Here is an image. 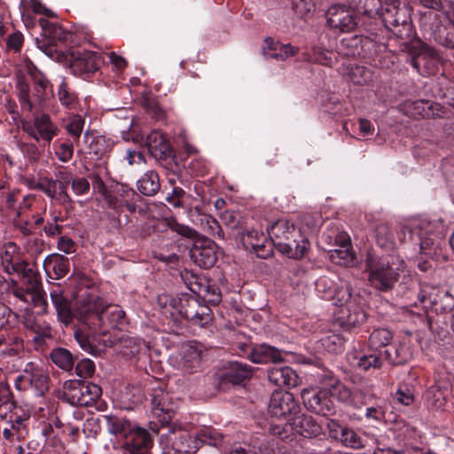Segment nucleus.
Listing matches in <instances>:
<instances>
[{
	"instance_id": "13d9d810",
	"label": "nucleus",
	"mask_w": 454,
	"mask_h": 454,
	"mask_svg": "<svg viewBox=\"0 0 454 454\" xmlns=\"http://www.w3.org/2000/svg\"><path fill=\"white\" fill-rule=\"evenodd\" d=\"M51 263L56 278L65 277L69 271V260L63 255H55L51 259Z\"/></svg>"
},
{
	"instance_id": "680f3d73",
	"label": "nucleus",
	"mask_w": 454,
	"mask_h": 454,
	"mask_svg": "<svg viewBox=\"0 0 454 454\" xmlns=\"http://www.w3.org/2000/svg\"><path fill=\"white\" fill-rule=\"evenodd\" d=\"M35 187L51 199L57 197L58 180L43 178L36 184Z\"/></svg>"
},
{
	"instance_id": "423d86ee",
	"label": "nucleus",
	"mask_w": 454,
	"mask_h": 454,
	"mask_svg": "<svg viewBox=\"0 0 454 454\" xmlns=\"http://www.w3.org/2000/svg\"><path fill=\"white\" fill-rule=\"evenodd\" d=\"M396 3L384 4L379 19L388 31L403 41V44L408 47L413 37L411 12L405 4L401 5Z\"/></svg>"
},
{
	"instance_id": "b1692460",
	"label": "nucleus",
	"mask_w": 454,
	"mask_h": 454,
	"mask_svg": "<svg viewBox=\"0 0 454 454\" xmlns=\"http://www.w3.org/2000/svg\"><path fill=\"white\" fill-rule=\"evenodd\" d=\"M252 375L251 370L247 365L238 362L230 364L229 368L223 372L219 379L221 387H227L229 384L232 386L241 385L246 380Z\"/></svg>"
},
{
	"instance_id": "864d4df0",
	"label": "nucleus",
	"mask_w": 454,
	"mask_h": 454,
	"mask_svg": "<svg viewBox=\"0 0 454 454\" xmlns=\"http://www.w3.org/2000/svg\"><path fill=\"white\" fill-rule=\"evenodd\" d=\"M348 76L354 84L364 85L372 81V73L365 67L356 66L350 68Z\"/></svg>"
},
{
	"instance_id": "6ab92c4d",
	"label": "nucleus",
	"mask_w": 454,
	"mask_h": 454,
	"mask_svg": "<svg viewBox=\"0 0 454 454\" xmlns=\"http://www.w3.org/2000/svg\"><path fill=\"white\" fill-rule=\"evenodd\" d=\"M151 405L153 413L161 426H169L176 409L170 395L161 388L154 389L152 393Z\"/></svg>"
},
{
	"instance_id": "f704fd0d",
	"label": "nucleus",
	"mask_w": 454,
	"mask_h": 454,
	"mask_svg": "<svg viewBox=\"0 0 454 454\" xmlns=\"http://www.w3.org/2000/svg\"><path fill=\"white\" fill-rule=\"evenodd\" d=\"M393 340V333L387 328H377L370 334L367 341L369 351L383 352Z\"/></svg>"
},
{
	"instance_id": "f3484780",
	"label": "nucleus",
	"mask_w": 454,
	"mask_h": 454,
	"mask_svg": "<svg viewBox=\"0 0 454 454\" xmlns=\"http://www.w3.org/2000/svg\"><path fill=\"white\" fill-rule=\"evenodd\" d=\"M300 409V405L292 393L275 390L271 394L268 411L272 417L293 418L299 414Z\"/></svg>"
},
{
	"instance_id": "0eeeda50",
	"label": "nucleus",
	"mask_w": 454,
	"mask_h": 454,
	"mask_svg": "<svg viewBox=\"0 0 454 454\" xmlns=\"http://www.w3.org/2000/svg\"><path fill=\"white\" fill-rule=\"evenodd\" d=\"M170 229L179 235L193 240L190 249V257L195 264L204 269H210L215 265L217 253L214 241L201 237L195 230L176 222L170 223Z\"/></svg>"
},
{
	"instance_id": "7c9ffc66",
	"label": "nucleus",
	"mask_w": 454,
	"mask_h": 454,
	"mask_svg": "<svg viewBox=\"0 0 454 454\" xmlns=\"http://www.w3.org/2000/svg\"><path fill=\"white\" fill-rule=\"evenodd\" d=\"M384 361L388 362L391 365H403L411 358V353L409 348L403 344L397 345L390 344L382 352Z\"/></svg>"
},
{
	"instance_id": "4c0bfd02",
	"label": "nucleus",
	"mask_w": 454,
	"mask_h": 454,
	"mask_svg": "<svg viewBox=\"0 0 454 454\" xmlns=\"http://www.w3.org/2000/svg\"><path fill=\"white\" fill-rule=\"evenodd\" d=\"M137 190L145 196H153L160 189V177L156 171L149 170L137 181Z\"/></svg>"
},
{
	"instance_id": "ea45409f",
	"label": "nucleus",
	"mask_w": 454,
	"mask_h": 454,
	"mask_svg": "<svg viewBox=\"0 0 454 454\" xmlns=\"http://www.w3.org/2000/svg\"><path fill=\"white\" fill-rule=\"evenodd\" d=\"M53 364L65 371L72 370L74 361L77 359L73 354L65 348H53L50 354Z\"/></svg>"
},
{
	"instance_id": "393cba45",
	"label": "nucleus",
	"mask_w": 454,
	"mask_h": 454,
	"mask_svg": "<svg viewBox=\"0 0 454 454\" xmlns=\"http://www.w3.org/2000/svg\"><path fill=\"white\" fill-rule=\"evenodd\" d=\"M248 357L255 364H277L284 361L280 350L266 343L251 348Z\"/></svg>"
},
{
	"instance_id": "58836bf2",
	"label": "nucleus",
	"mask_w": 454,
	"mask_h": 454,
	"mask_svg": "<svg viewBox=\"0 0 454 454\" xmlns=\"http://www.w3.org/2000/svg\"><path fill=\"white\" fill-rule=\"evenodd\" d=\"M342 314L343 323L348 327L361 325L366 320V313L355 303L346 306Z\"/></svg>"
},
{
	"instance_id": "f03ea898",
	"label": "nucleus",
	"mask_w": 454,
	"mask_h": 454,
	"mask_svg": "<svg viewBox=\"0 0 454 454\" xmlns=\"http://www.w3.org/2000/svg\"><path fill=\"white\" fill-rule=\"evenodd\" d=\"M103 419L108 433L118 440L122 454H150L153 439L146 429L122 416L111 414Z\"/></svg>"
},
{
	"instance_id": "2eb2a0df",
	"label": "nucleus",
	"mask_w": 454,
	"mask_h": 454,
	"mask_svg": "<svg viewBox=\"0 0 454 454\" xmlns=\"http://www.w3.org/2000/svg\"><path fill=\"white\" fill-rule=\"evenodd\" d=\"M301 398L305 407L316 414L331 416L335 413V404L326 387L319 390L303 389Z\"/></svg>"
},
{
	"instance_id": "e2e57ef3",
	"label": "nucleus",
	"mask_w": 454,
	"mask_h": 454,
	"mask_svg": "<svg viewBox=\"0 0 454 454\" xmlns=\"http://www.w3.org/2000/svg\"><path fill=\"white\" fill-rule=\"evenodd\" d=\"M395 397L398 403L408 406L414 401L413 390L406 384H402L396 390Z\"/></svg>"
},
{
	"instance_id": "aec40b11",
	"label": "nucleus",
	"mask_w": 454,
	"mask_h": 454,
	"mask_svg": "<svg viewBox=\"0 0 454 454\" xmlns=\"http://www.w3.org/2000/svg\"><path fill=\"white\" fill-rule=\"evenodd\" d=\"M317 286H323V292L325 298L333 301L336 306H348L351 304V287L344 279L337 278V281H333L326 278H322L317 282Z\"/></svg>"
},
{
	"instance_id": "dca6fc26",
	"label": "nucleus",
	"mask_w": 454,
	"mask_h": 454,
	"mask_svg": "<svg viewBox=\"0 0 454 454\" xmlns=\"http://www.w3.org/2000/svg\"><path fill=\"white\" fill-rule=\"evenodd\" d=\"M326 428L329 437L344 447L354 450L364 447V439L354 429L337 419H329Z\"/></svg>"
},
{
	"instance_id": "79ce46f5",
	"label": "nucleus",
	"mask_w": 454,
	"mask_h": 454,
	"mask_svg": "<svg viewBox=\"0 0 454 454\" xmlns=\"http://www.w3.org/2000/svg\"><path fill=\"white\" fill-rule=\"evenodd\" d=\"M384 364L382 352L370 351L369 354L363 355L357 362V368L361 371L367 372L371 369L380 370Z\"/></svg>"
},
{
	"instance_id": "c03bdc74",
	"label": "nucleus",
	"mask_w": 454,
	"mask_h": 454,
	"mask_svg": "<svg viewBox=\"0 0 454 454\" xmlns=\"http://www.w3.org/2000/svg\"><path fill=\"white\" fill-rule=\"evenodd\" d=\"M26 325L27 327H30L33 333H35L33 337L35 348L37 350H43L47 340H51L53 338L51 328L49 325H46L42 328L37 324L29 325V322H27Z\"/></svg>"
},
{
	"instance_id": "412c9836",
	"label": "nucleus",
	"mask_w": 454,
	"mask_h": 454,
	"mask_svg": "<svg viewBox=\"0 0 454 454\" xmlns=\"http://www.w3.org/2000/svg\"><path fill=\"white\" fill-rule=\"evenodd\" d=\"M419 254L434 261V262H445L448 261L446 241L439 233L427 232L420 238Z\"/></svg>"
},
{
	"instance_id": "8fccbe9b",
	"label": "nucleus",
	"mask_w": 454,
	"mask_h": 454,
	"mask_svg": "<svg viewBox=\"0 0 454 454\" xmlns=\"http://www.w3.org/2000/svg\"><path fill=\"white\" fill-rule=\"evenodd\" d=\"M193 303H200L197 300L192 298H181L178 299V308L176 310V317L180 316L182 318H184L188 321L194 319L197 315V309Z\"/></svg>"
},
{
	"instance_id": "bb28decb",
	"label": "nucleus",
	"mask_w": 454,
	"mask_h": 454,
	"mask_svg": "<svg viewBox=\"0 0 454 454\" xmlns=\"http://www.w3.org/2000/svg\"><path fill=\"white\" fill-rule=\"evenodd\" d=\"M292 419L291 428L303 437L312 438L321 433V426L309 415L297 414Z\"/></svg>"
},
{
	"instance_id": "e433bc0d",
	"label": "nucleus",
	"mask_w": 454,
	"mask_h": 454,
	"mask_svg": "<svg viewBox=\"0 0 454 454\" xmlns=\"http://www.w3.org/2000/svg\"><path fill=\"white\" fill-rule=\"evenodd\" d=\"M31 414L29 411L19 405L12 414L10 415L8 424L12 426V428L17 431L20 436H27L28 434L27 423L30 420Z\"/></svg>"
},
{
	"instance_id": "5fc2aeb1",
	"label": "nucleus",
	"mask_w": 454,
	"mask_h": 454,
	"mask_svg": "<svg viewBox=\"0 0 454 454\" xmlns=\"http://www.w3.org/2000/svg\"><path fill=\"white\" fill-rule=\"evenodd\" d=\"M84 123V119L81 115L74 114L68 119L65 126L67 133L73 137L75 143L79 142Z\"/></svg>"
},
{
	"instance_id": "de8ad7c7",
	"label": "nucleus",
	"mask_w": 454,
	"mask_h": 454,
	"mask_svg": "<svg viewBox=\"0 0 454 454\" xmlns=\"http://www.w3.org/2000/svg\"><path fill=\"white\" fill-rule=\"evenodd\" d=\"M16 248L14 244H8L6 250L1 254L2 264L8 274H12L16 264L23 261L18 254H15Z\"/></svg>"
},
{
	"instance_id": "cd10ccee",
	"label": "nucleus",
	"mask_w": 454,
	"mask_h": 454,
	"mask_svg": "<svg viewBox=\"0 0 454 454\" xmlns=\"http://www.w3.org/2000/svg\"><path fill=\"white\" fill-rule=\"evenodd\" d=\"M85 142L88 144L87 153L92 160L102 159L110 153L112 145L104 136H94L89 130L84 133Z\"/></svg>"
},
{
	"instance_id": "3c124183",
	"label": "nucleus",
	"mask_w": 454,
	"mask_h": 454,
	"mask_svg": "<svg viewBox=\"0 0 454 454\" xmlns=\"http://www.w3.org/2000/svg\"><path fill=\"white\" fill-rule=\"evenodd\" d=\"M157 305L160 309H162L163 314L166 316L169 314V317L173 318L175 323L178 322V317H176L178 300L172 298L168 294H161L157 298Z\"/></svg>"
},
{
	"instance_id": "c9c22d12",
	"label": "nucleus",
	"mask_w": 454,
	"mask_h": 454,
	"mask_svg": "<svg viewBox=\"0 0 454 454\" xmlns=\"http://www.w3.org/2000/svg\"><path fill=\"white\" fill-rule=\"evenodd\" d=\"M202 349L199 345H188L183 354V367L188 373L196 372L201 364Z\"/></svg>"
},
{
	"instance_id": "a211bd4d",
	"label": "nucleus",
	"mask_w": 454,
	"mask_h": 454,
	"mask_svg": "<svg viewBox=\"0 0 454 454\" xmlns=\"http://www.w3.org/2000/svg\"><path fill=\"white\" fill-rule=\"evenodd\" d=\"M327 23L334 29L342 33L354 31L358 25V18L355 12L345 5H333L329 8L327 13Z\"/></svg>"
},
{
	"instance_id": "5701e85b",
	"label": "nucleus",
	"mask_w": 454,
	"mask_h": 454,
	"mask_svg": "<svg viewBox=\"0 0 454 454\" xmlns=\"http://www.w3.org/2000/svg\"><path fill=\"white\" fill-rule=\"evenodd\" d=\"M326 389L331 392V397L335 398L340 402L347 403L350 402L356 407H359V404H365L364 401L365 399V393L361 389H356L354 392L346 387L341 382L336 381L330 385Z\"/></svg>"
},
{
	"instance_id": "f8f14e48",
	"label": "nucleus",
	"mask_w": 454,
	"mask_h": 454,
	"mask_svg": "<svg viewBox=\"0 0 454 454\" xmlns=\"http://www.w3.org/2000/svg\"><path fill=\"white\" fill-rule=\"evenodd\" d=\"M50 378L45 371L33 363L26 365L23 373L15 380V387L20 391L32 390L37 396L43 395L49 390Z\"/></svg>"
},
{
	"instance_id": "ddd939ff",
	"label": "nucleus",
	"mask_w": 454,
	"mask_h": 454,
	"mask_svg": "<svg viewBox=\"0 0 454 454\" xmlns=\"http://www.w3.org/2000/svg\"><path fill=\"white\" fill-rule=\"evenodd\" d=\"M70 68L74 75L90 78L103 63L102 56L88 50H74L70 52Z\"/></svg>"
},
{
	"instance_id": "c85d7f7f",
	"label": "nucleus",
	"mask_w": 454,
	"mask_h": 454,
	"mask_svg": "<svg viewBox=\"0 0 454 454\" xmlns=\"http://www.w3.org/2000/svg\"><path fill=\"white\" fill-rule=\"evenodd\" d=\"M100 301V308L101 310L98 311V316L100 318V325L98 327H101L104 324L105 319L108 321V324L114 327L122 324V321L125 317V312L117 305L105 306L104 301L102 298L98 296L90 297V302L95 303L96 301Z\"/></svg>"
},
{
	"instance_id": "49530a36",
	"label": "nucleus",
	"mask_w": 454,
	"mask_h": 454,
	"mask_svg": "<svg viewBox=\"0 0 454 454\" xmlns=\"http://www.w3.org/2000/svg\"><path fill=\"white\" fill-rule=\"evenodd\" d=\"M16 90L21 110L31 112L33 110V104L30 100V86L25 78L20 77L18 79Z\"/></svg>"
},
{
	"instance_id": "9d476101",
	"label": "nucleus",
	"mask_w": 454,
	"mask_h": 454,
	"mask_svg": "<svg viewBox=\"0 0 454 454\" xmlns=\"http://www.w3.org/2000/svg\"><path fill=\"white\" fill-rule=\"evenodd\" d=\"M146 146L150 154L160 162V164L170 171L180 170L175 152L164 136L153 131L147 136Z\"/></svg>"
},
{
	"instance_id": "6e6552de",
	"label": "nucleus",
	"mask_w": 454,
	"mask_h": 454,
	"mask_svg": "<svg viewBox=\"0 0 454 454\" xmlns=\"http://www.w3.org/2000/svg\"><path fill=\"white\" fill-rule=\"evenodd\" d=\"M63 395L70 404L88 407L101 396L102 389L92 382L70 380L65 383Z\"/></svg>"
},
{
	"instance_id": "774afa93",
	"label": "nucleus",
	"mask_w": 454,
	"mask_h": 454,
	"mask_svg": "<svg viewBox=\"0 0 454 454\" xmlns=\"http://www.w3.org/2000/svg\"><path fill=\"white\" fill-rule=\"evenodd\" d=\"M34 82L35 96L39 98H43L45 95L46 89L49 85L48 79L43 73H36Z\"/></svg>"
},
{
	"instance_id": "6e6d98bb",
	"label": "nucleus",
	"mask_w": 454,
	"mask_h": 454,
	"mask_svg": "<svg viewBox=\"0 0 454 454\" xmlns=\"http://www.w3.org/2000/svg\"><path fill=\"white\" fill-rule=\"evenodd\" d=\"M330 259L335 264L348 266L354 262L355 257L349 247H343L331 251Z\"/></svg>"
},
{
	"instance_id": "4d7b16f0",
	"label": "nucleus",
	"mask_w": 454,
	"mask_h": 454,
	"mask_svg": "<svg viewBox=\"0 0 454 454\" xmlns=\"http://www.w3.org/2000/svg\"><path fill=\"white\" fill-rule=\"evenodd\" d=\"M193 305L198 308V309L196 313L197 315L194 319L192 320V323L200 326H206L209 325L213 319L211 309L208 306L200 303H193Z\"/></svg>"
},
{
	"instance_id": "338daca9",
	"label": "nucleus",
	"mask_w": 454,
	"mask_h": 454,
	"mask_svg": "<svg viewBox=\"0 0 454 454\" xmlns=\"http://www.w3.org/2000/svg\"><path fill=\"white\" fill-rule=\"evenodd\" d=\"M95 372L94 363L90 359H82L75 366V372L82 378H89Z\"/></svg>"
},
{
	"instance_id": "052dcab7",
	"label": "nucleus",
	"mask_w": 454,
	"mask_h": 454,
	"mask_svg": "<svg viewBox=\"0 0 454 454\" xmlns=\"http://www.w3.org/2000/svg\"><path fill=\"white\" fill-rule=\"evenodd\" d=\"M188 168L190 169L192 175L198 176H204L209 171V164L203 158H195L192 160L191 162L188 164Z\"/></svg>"
},
{
	"instance_id": "bf43d9fd",
	"label": "nucleus",
	"mask_w": 454,
	"mask_h": 454,
	"mask_svg": "<svg viewBox=\"0 0 454 454\" xmlns=\"http://www.w3.org/2000/svg\"><path fill=\"white\" fill-rule=\"evenodd\" d=\"M201 442L212 446H218L222 443L223 435L213 428H204L200 433Z\"/></svg>"
},
{
	"instance_id": "7ed1b4c3",
	"label": "nucleus",
	"mask_w": 454,
	"mask_h": 454,
	"mask_svg": "<svg viewBox=\"0 0 454 454\" xmlns=\"http://www.w3.org/2000/svg\"><path fill=\"white\" fill-rule=\"evenodd\" d=\"M20 278L11 281L12 294L26 305L38 308L40 314L48 312L46 294L43 290L41 275L35 263L21 261L12 270Z\"/></svg>"
},
{
	"instance_id": "4be33fe9",
	"label": "nucleus",
	"mask_w": 454,
	"mask_h": 454,
	"mask_svg": "<svg viewBox=\"0 0 454 454\" xmlns=\"http://www.w3.org/2000/svg\"><path fill=\"white\" fill-rule=\"evenodd\" d=\"M263 55L266 59H272L278 61H284L288 58L294 56L299 48L291 45L290 43H282L279 41H275L272 37H267L264 40Z\"/></svg>"
},
{
	"instance_id": "39448f33",
	"label": "nucleus",
	"mask_w": 454,
	"mask_h": 454,
	"mask_svg": "<svg viewBox=\"0 0 454 454\" xmlns=\"http://www.w3.org/2000/svg\"><path fill=\"white\" fill-rule=\"evenodd\" d=\"M268 232L278 251L289 258L300 260L309 250V239L287 220H278L268 229Z\"/></svg>"
},
{
	"instance_id": "0e129e2a",
	"label": "nucleus",
	"mask_w": 454,
	"mask_h": 454,
	"mask_svg": "<svg viewBox=\"0 0 454 454\" xmlns=\"http://www.w3.org/2000/svg\"><path fill=\"white\" fill-rule=\"evenodd\" d=\"M59 99L68 109H74L77 105V97L68 91L66 85H61L59 90Z\"/></svg>"
},
{
	"instance_id": "09e8293b",
	"label": "nucleus",
	"mask_w": 454,
	"mask_h": 454,
	"mask_svg": "<svg viewBox=\"0 0 454 454\" xmlns=\"http://www.w3.org/2000/svg\"><path fill=\"white\" fill-rule=\"evenodd\" d=\"M24 351V340L21 337L8 334L7 343L0 350V355L4 356H20Z\"/></svg>"
},
{
	"instance_id": "20e7f679",
	"label": "nucleus",
	"mask_w": 454,
	"mask_h": 454,
	"mask_svg": "<svg viewBox=\"0 0 454 454\" xmlns=\"http://www.w3.org/2000/svg\"><path fill=\"white\" fill-rule=\"evenodd\" d=\"M50 296L58 319L65 326L71 325L74 319L79 323H83L89 328L95 329L100 325L98 316V311L101 310L100 301L95 303L90 302L91 295L80 301L75 309H72L71 301L64 295V291L60 286H54L50 292Z\"/></svg>"
},
{
	"instance_id": "37998d69",
	"label": "nucleus",
	"mask_w": 454,
	"mask_h": 454,
	"mask_svg": "<svg viewBox=\"0 0 454 454\" xmlns=\"http://www.w3.org/2000/svg\"><path fill=\"white\" fill-rule=\"evenodd\" d=\"M192 291L197 293L205 302L211 305H218L222 301L219 288L215 285H209L207 282L200 284L198 289L192 288Z\"/></svg>"
},
{
	"instance_id": "2f4dec72",
	"label": "nucleus",
	"mask_w": 454,
	"mask_h": 454,
	"mask_svg": "<svg viewBox=\"0 0 454 454\" xmlns=\"http://www.w3.org/2000/svg\"><path fill=\"white\" fill-rule=\"evenodd\" d=\"M341 44L347 48H350V55L362 58L367 57L366 50H371L375 47V43L372 40L362 35H353L343 38L341 40Z\"/></svg>"
},
{
	"instance_id": "f257e3e1",
	"label": "nucleus",
	"mask_w": 454,
	"mask_h": 454,
	"mask_svg": "<svg viewBox=\"0 0 454 454\" xmlns=\"http://www.w3.org/2000/svg\"><path fill=\"white\" fill-rule=\"evenodd\" d=\"M406 310L416 317L418 321L433 331L432 319L428 309L435 313H445L454 309V296L443 288L425 285L421 286L416 281H411L403 292Z\"/></svg>"
},
{
	"instance_id": "4468645a",
	"label": "nucleus",
	"mask_w": 454,
	"mask_h": 454,
	"mask_svg": "<svg viewBox=\"0 0 454 454\" xmlns=\"http://www.w3.org/2000/svg\"><path fill=\"white\" fill-rule=\"evenodd\" d=\"M374 231L376 243L387 252L393 251L397 244L403 243L407 238L411 239L413 234V231L409 226L394 228L387 223L377 224Z\"/></svg>"
},
{
	"instance_id": "a878e982",
	"label": "nucleus",
	"mask_w": 454,
	"mask_h": 454,
	"mask_svg": "<svg viewBox=\"0 0 454 454\" xmlns=\"http://www.w3.org/2000/svg\"><path fill=\"white\" fill-rule=\"evenodd\" d=\"M268 380L278 387H295L300 384L297 373L289 366L274 367L268 371Z\"/></svg>"
},
{
	"instance_id": "1a4fd4ad",
	"label": "nucleus",
	"mask_w": 454,
	"mask_h": 454,
	"mask_svg": "<svg viewBox=\"0 0 454 454\" xmlns=\"http://www.w3.org/2000/svg\"><path fill=\"white\" fill-rule=\"evenodd\" d=\"M367 268L370 285L380 292L392 290L399 279L398 269L393 268L386 258L368 262Z\"/></svg>"
},
{
	"instance_id": "c756f323",
	"label": "nucleus",
	"mask_w": 454,
	"mask_h": 454,
	"mask_svg": "<svg viewBox=\"0 0 454 454\" xmlns=\"http://www.w3.org/2000/svg\"><path fill=\"white\" fill-rule=\"evenodd\" d=\"M447 17L449 24L436 23L433 27L432 35L439 44L454 50V12Z\"/></svg>"
},
{
	"instance_id": "473e14b6",
	"label": "nucleus",
	"mask_w": 454,
	"mask_h": 454,
	"mask_svg": "<svg viewBox=\"0 0 454 454\" xmlns=\"http://www.w3.org/2000/svg\"><path fill=\"white\" fill-rule=\"evenodd\" d=\"M240 240L244 248L247 251H254L259 257L265 258L266 254L261 253L263 251L265 245V237L262 232L254 230L246 231L239 233Z\"/></svg>"
},
{
	"instance_id": "72a5a7b5",
	"label": "nucleus",
	"mask_w": 454,
	"mask_h": 454,
	"mask_svg": "<svg viewBox=\"0 0 454 454\" xmlns=\"http://www.w3.org/2000/svg\"><path fill=\"white\" fill-rule=\"evenodd\" d=\"M447 391L437 386L430 387L425 393V403L432 411H444L447 404Z\"/></svg>"
},
{
	"instance_id": "a18cd8bd",
	"label": "nucleus",
	"mask_w": 454,
	"mask_h": 454,
	"mask_svg": "<svg viewBox=\"0 0 454 454\" xmlns=\"http://www.w3.org/2000/svg\"><path fill=\"white\" fill-rule=\"evenodd\" d=\"M383 6L381 0H358L356 4L358 12L372 19H379Z\"/></svg>"
},
{
	"instance_id": "69168bd1",
	"label": "nucleus",
	"mask_w": 454,
	"mask_h": 454,
	"mask_svg": "<svg viewBox=\"0 0 454 454\" xmlns=\"http://www.w3.org/2000/svg\"><path fill=\"white\" fill-rule=\"evenodd\" d=\"M293 10L300 16L306 17L314 10V3L312 0H293Z\"/></svg>"
},
{
	"instance_id": "9b49d317",
	"label": "nucleus",
	"mask_w": 454,
	"mask_h": 454,
	"mask_svg": "<svg viewBox=\"0 0 454 454\" xmlns=\"http://www.w3.org/2000/svg\"><path fill=\"white\" fill-rule=\"evenodd\" d=\"M39 25L42 28L43 40L36 39L37 47L42 50L47 56L51 58L59 59L61 55L57 50V43H65L72 35L64 30L63 27L57 23L49 21L44 18L39 19Z\"/></svg>"
},
{
	"instance_id": "603ef678",
	"label": "nucleus",
	"mask_w": 454,
	"mask_h": 454,
	"mask_svg": "<svg viewBox=\"0 0 454 454\" xmlns=\"http://www.w3.org/2000/svg\"><path fill=\"white\" fill-rule=\"evenodd\" d=\"M81 325H74V337L76 341L79 343L81 348L86 351H90L92 349V346L90 342V331H97L99 327L95 329L89 328L83 323H80Z\"/></svg>"
},
{
	"instance_id": "a19ab883",
	"label": "nucleus",
	"mask_w": 454,
	"mask_h": 454,
	"mask_svg": "<svg viewBox=\"0 0 454 454\" xmlns=\"http://www.w3.org/2000/svg\"><path fill=\"white\" fill-rule=\"evenodd\" d=\"M34 123L35 125L36 131L42 139L50 142L56 135L57 128L51 122L48 114H43L40 116H36Z\"/></svg>"
}]
</instances>
